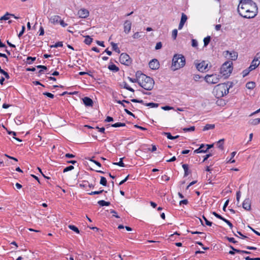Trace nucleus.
<instances>
[{
	"label": "nucleus",
	"instance_id": "1",
	"mask_svg": "<svg viewBox=\"0 0 260 260\" xmlns=\"http://www.w3.org/2000/svg\"><path fill=\"white\" fill-rule=\"evenodd\" d=\"M238 12L244 18H252L257 15L258 8L256 3L252 0H241L238 7Z\"/></svg>",
	"mask_w": 260,
	"mask_h": 260
},
{
	"label": "nucleus",
	"instance_id": "2",
	"mask_svg": "<svg viewBox=\"0 0 260 260\" xmlns=\"http://www.w3.org/2000/svg\"><path fill=\"white\" fill-rule=\"evenodd\" d=\"M232 86V83H221L216 85L213 89V93L217 99L223 97L229 93V89Z\"/></svg>",
	"mask_w": 260,
	"mask_h": 260
},
{
	"label": "nucleus",
	"instance_id": "3",
	"mask_svg": "<svg viewBox=\"0 0 260 260\" xmlns=\"http://www.w3.org/2000/svg\"><path fill=\"white\" fill-rule=\"evenodd\" d=\"M140 78L139 85L146 90H151L153 89L154 85V81L153 79L146 76L141 72L140 77L138 76Z\"/></svg>",
	"mask_w": 260,
	"mask_h": 260
},
{
	"label": "nucleus",
	"instance_id": "4",
	"mask_svg": "<svg viewBox=\"0 0 260 260\" xmlns=\"http://www.w3.org/2000/svg\"><path fill=\"white\" fill-rule=\"evenodd\" d=\"M185 58L182 54H175L172 59L171 69L176 71L183 68L185 64Z\"/></svg>",
	"mask_w": 260,
	"mask_h": 260
},
{
	"label": "nucleus",
	"instance_id": "5",
	"mask_svg": "<svg viewBox=\"0 0 260 260\" xmlns=\"http://www.w3.org/2000/svg\"><path fill=\"white\" fill-rule=\"evenodd\" d=\"M233 63L231 61L225 62L220 68V73L225 78H228L233 70Z\"/></svg>",
	"mask_w": 260,
	"mask_h": 260
},
{
	"label": "nucleus",
	"instance_id": "6",
	"mask_svg": "<svg viewBox=\"0 0 260 260\" xmlns=\"http://www.w3.org/2000/svg\"><path fill=\"white\" fill-rule=\"evenodd\" d=\"M220 76L217 74L207 75L205 79L209 84H216L219 81Z\"/></svg>",
	"mask_w": 260,
	"mask_h": 260
},
{
	"label": "nucleus",
	"instance_id": "7",
	"mask_svg": "<svg viewBox=\"0 0 260 260\" xmlns=\"http://www.w3.org/2000/svg\"><path fill=\"white\" fill-rule=\"evenodd\" d=\"M119 61L121 63L126 66H129L132 63V60L129 56L127 54L124 53H122L120 54L119 57Z\"/></svg>",
	"mask_w": 260,
	"mask_h": 260
},
{
	"label": "nucleus",
	"instance_id": "8",
	"mask_svg": "<svg viewBox=\"0 0 260 260\" xmlns=\"http://www.w3.org/2000/svg\"><path fill=\"white\" fill-rule=\"evenodd\" d=\"M131 101L133 103H138L146 106L150 107L151 108H156L158 106L159 104L157 103H145L142 100H138L136 99H133L131 100Z\"/></svg>",
	"mask_w": 260,
	"mask_h": 260
},
{
	"label": "nucleus",
	"instance_id": "9",
	"mask_svg": "<svg viewBox=\"0 0 260 260\" xmlns=\"http://www.w3.org/2000/svg\"><path fill=\"white\" fill-rule=\"evenodd\" d=\"M89 15V12L85 8L81 9L78 12V15L80 18H85L88 17Z\"/></svg>",
	"mask_w": 260,
	"mask_h": 260
},
{
	"label": "nucleus",
	"instance_id": "10",
	"mask_svg": "<svg viewBox=\"0 0 260 260\" xmlns=\"http://www.w3.org/2000/svg\"><path fill=\"white\" fill-rule=\"evenodd\" d=\"M207 67L208 63L205 61H203L200 63L196 64V68L200 72H203L207 69Z\"/></svg>",
	"mask_w": 260,
	"mask_h": 260
},
{
	"label": "nucleus",
	"instance_id": "11",
	"mask_svg": "<svg viewBox=\"0 0 260 260\" xmlns=\"http://www.w3.org/2000/svg\"><path fill=\"white\" fill-rule=\"evenodd\" d=\"M131 27L132 22L128 20H125L123 24L124 32L126 34H128L131 31Z\"/></svg>",
	"mask_w": 260,
	"mask_h": 260
},
{
	"label": "nucleus",
	"instance_id": "12",
	"mask_svg": "<svg viewBox=\"0 0 260 260\" xmlns=\"http://www.w3.org/2000/svg\"><path fill=\"white\" fill-rule=\"evenodd\" d=\"M149 66L152 70H156L159 68V63L156 59H153L149 62Z\"/></svg>",
	"mask_w": 260,
	"mask_h": 260
},
{
	"label": "nucleus",
	"instance_id": "13",
	"mask_svg": "<svg viewBox=\"0 0 260 260\" xmlns=\"http://www.w3.org/2000/svg\"><path fill=\"white\" fill-rule=\"evenodd\" d=\"M243 208L247 211L251 209V201L249 198H246L244 200L242 203Z\"/></svg>",
	"mask_w": 260,
	"mask_h": 260
},
{
	"label": "nucleus",
	"instance_id": "14",
	"mask_svg": "<svg viewBox=\"0 0 260 260\" xmlns=\"http://www.w3.org/2000/svg\"><path fill=\"white\" fill-rule=\"evenodd\" d=\"M141 71H138L136 73V78H132L129 77H128V79L129 81H131L132 83H138L139 84V82L140 81V78H139L138 76H141Z\"/></svg>",
	"mask_w": 260,
	"mask_h": 260
},
{
	"label": "nucleus",
	"instance_id": "15",
	"mask_svg": "<svg viewBox=\"0 0 260 260\" xmlns=\"http://www.w3.org/2000/svg\"><path fill=\"white\" fill-rule=\"evenodd\" d=\"M83 102L84 104L86 106L92 107L93 106V101L88 97H84L83 99Z\"/></svg>",
	"mask_w": 260,
	"mask_h": 260
},
{
	"label": "nucleus",
	"instance_id": "16",
	"mask_svg": "<svg viewBox=\"0 0 260 260\" xmlns=\"http://www.w3.org/2000/svg\"><path fill=\"white\" fill-rule=\"evenodd\" d=\"M229 54V58L232 60H235L237 59L238 57V53L236 51L229 52L228 51H226V55Z\"/></svg>",
	"mask_w": 260,
	"mask_h": 260
},
{
	"label": "nucleus",
	"instance_id": "17",
	"mask_svg": "<svg viewBox=\"0 0 260 260\" xmlns=\"http://www.w3.org/2000/svg\"><path fill=\"white\" fill-rule=\"evenodd\" d=\"M229 247L233 249V250H234L235 251H236L237 253H240V254H243V253H245V254H251V252L250 251H246V250H240V249H236L232 245H230L229 246Z\"/></svg>",
	"mask_w": 260,
	"mask_h": 260
},
{
	"label": "nucleus",
	"instance_id": "18",
	"mask_svg": "<svg viewBox=\"0 0 260 260\" xmlns=\"http://www.w3.org/2000/svg\"><path fill=\"white\" fill-rule=\"evenodd\" d=\"M205 146V145L202 144L200 147L194 151L195 153H205L207 152V150L203 149Z\"/></svg>",
	"mask_w": 260,
	"mask_h": 260
},
{
	"label": "nucleus",
	"instance_id": "19",
	"mask_svg": "<svg viewBox=\"0 0 260 260\" xmlns=\"http://www.w3.org/2000/svg\"><path fill=\"white\" fill-rule=\"evenodd\" d=\"M162 135L166 136L168 139L170 140H174L178 138H179V136L177 135L176 136H172L170 133L168 132H164Z\"/></svg>",
	"mask_w": 260,
	"mask_h": 260
},
{
	"label": "nucleus",
	"instance_id": "20",
	"mask_svg": "<svg viewBox=\"0 0 260 260\" xmlns=\"http://www.w3.org/2000/svg\"><path fill=\"white\" fill-rule=\"evenodd\" d=\"M182 168L184 171V177H187L191 173L190 171H189L188 165L187 164H183Z\"/></svg>",
	"mask_w": 260,
	"mask_h": 260
},
{
	"label": "nucleus",
	"instance_id": "21",
	"mask_svg": "<svg viewBox=\"0 0 260 260\" xmlns=\"http://www.w3.org/2000/svg\"><path fill=\"white\" fill-rule=\"evenodd\" d=\"M61 18L60 16H58V15H55V16H52L50 20L51 21V22L53 23H58L60 20Z\"/></svg>",
	"mask_w": 260,
	"mask_h": 260
},
{
	"label": "nucleus",
	"instance_id": "22",
	"mask_svg": "<svg viewBox=\"0 0 260 260\" xmlns=\"http://www.w3.org/2000/svg\"><path fill=\"white\" fill-rule=\"evenodd\" d=\"M246 87L249 89H253L255 87V83L253 81L248 82L246 83Z\"/></svg>",
	"mask_w": 260,
	"mask_h": 260
},
{
	"label": "nucleus",
	"instance_id": "23",
	"mask_svg": "<svg viewBox=\"0 0 260 260\" xmlns=\"http://www.w3.org/2000/svg\"><path fill=\"white\" fill-rule=\"evenodd\" d=\"M108 69L111 70V71H112L114 72H117L118 71H119V69L118 67H117L115 64H110L108 66Z\"/></svg>",
	"mask_w": 260,
	"mask_h": 260
},
{
	"label": "nucleus",
	"instance_id": "24",
	"mask_svg": "<svg viewBox=\"0 0 260 260\" xmlns=\"http://www.w3.org/2000/svg\"><path fill=\"white\" fill-rule=\"evenodd\" d=\"M259 65V63H257L256 61L253 60L251 62V65L248 68L251 71L254 70Z\"/></svg>",
	"mask_w": 260,
	"mask_h": 260
},
{
	"label": "nucleus",
	"instance_id": "25",
	"mask_svg": "<svg viewBox=\"0 0 260 260\" xmlns=\"http://www.w3.org/2000/svg\"><path fill=\"white\" fill-rule=\"evenodd\" d=\"M249 123L252 125H256L260 123V118H256L253 119H251L249 121Z\"/></svg>",
	"mask_w": 260,
	"mask_h": 260
},
{
	"label": "nucleus",
	"instance_id": "26",
	"mask_svg": "<svg viewBox=\"0 0 260 260\" xmlns=\"http://www.w3.org/2000/svg\"><path fill=\"white\" fill-rule=\"evenodd\" d=\"M111 45L112 46L113 50L115 51L116 52L118 53H120V51L119 48L118 47L117 44L112 42H111Z\"/></svg>",
	"mask_w": 260,
	"mask_h": 260
},
{
	"label": "nucleus",
	"instance_id": "27",
	"mask_svg": "<svg viewBox=\"0 0 260 260\" xmlns=\"http://www.w3.org/2000/svg\"><path fill=\"white\" fill-rule=\"evenodd\" d=\"M215 127V125L213 124H207L203 128L204 131L212 129Z\"/></svg>",
	"mask_w": 260,
	"mask_h": 260
},
{
	"label": "nucleus",
	"instance_id": "28",
	"mask_svg": "<svg viewBox=\"0 0 260 260\" xmlns=\"http://www.w3.org/2000/svg\"><path fill=\"white\" fill-rule=\"evenodd\" d=\"M98 204L101 206H108L110 205V202H106L104 200H100L98 202Z\"/></svg>",
	"mask_w": 260,
	"mask_h": 260
},
{
	"label": "nucleus",
	"instance_id": "29",
	"mask_svg": "<svg viewBox=\"0 0 260 260\" xmlns=\"http://www.w3.org/2000/svg\"><path fill=\"white\" fill-rule=\"evenodd\" d=\"M9 16H14V14H11L8 12H7L3 16L0 18V20H9L10 17Z\"/></svg>",
	"mask_w": 260,
	"mask_h": 260
},
{
	"label": "nucleus",
	"instance_id": "30",
	"mask_svg": "<svg viewBox=\"0 0 260 260\" xmlns=\"http://www.w3.org/2000/svg\"><path fill=\"white\" fill-rule=\"evenodd\" d=\"M92 38H91L89 36H87L85 37V39L84 41V42L87 45H90L92 43Z\"/></svg>",
	"mask_w": 260,
	"mask_h": 260
},
{
	"label": "nucleus",
	"instance_id": "31",
	"mask_svg": "<svg viewBox=\"0 0 260 260\" xmlns=\"http://www.w3.org/2000/svg\"><path fill=\"white\" fill-rule=\"evenodd\" d=\"M103 192H105V193L107 192V191H105L104 190L102 189V190H100L99 191H91V192L88 193V194L91 195V196L95 195V194H101L102 193H103Z\"/></svg>",
	"mask_w": 260,
	"mask_h": 260
},
{
	"label": "nucleus",
	"instance_id": "32",
	"mask_svg": "<svg viewBox=\"0 0 260 260\" xmlns=\"http://www.w3.org/2000/svg\"><path fill=\"white\" fill-rule=\"evenodd\" d=\"M123 88L132 92H134V89L131 88L126 82H123Z\"/></svg>",
	"mask_w": 260,
	"mask_h": 260
},
{
	"label": "nucleus",
	"instance_id": "33",
	"mask_svg": "<svg viewBox=\"0 0 260 260\" xmlns=\"http://www.w3.org/2000/svg\"><path fill=\"white\" fill-rule=\"evenodd\" d=\"M224 139H221L217 142V147L221 150H223V147Z\"/></svg>",
	"mask_w": 260,
	"mask_h": 260
},
{
	"label": "nucleus",
	"instance_id": "34",
	"mask_svg": "<svg viewBox=\"0 0 260 260\" xmlns=\"http://www.w3.org/2000/svg\"><path fill=\"white\" fill-rule=\"evenodd\" d=\"M88 184V181H87V180H83V181H82V182L81 183H80L79 184V186L81 188H85L87 186Z\"/></svg>",
	"mask_w": 260,
	"mask_h": 260
},
{
	"label": "nucleus",
	"instance_id": "35",
	"mask_svg": "<svg viewBox=\"0 0 260 260\" xmlns=\"http://www.w3.org/2000/svg\"><path fill=\"white\" fill-rule=\"evenodd\" d=\"M68 227L70 229L74 231L76 233L79 234L80 231H79V229H78V228H77L76 226H75L74 225H69Z\"/></svg>",
	"mask_w": 260,
	"mask_h": 260
},
{
	"label": "nucleus",
	"instance_id": "36",
	"mask_svg": "<svg viewBox=\"0 0 260 260\" xmlns=\"http://www.w3.org/2000/svg\"><path fill=\"white\" fill-rule=\"evenodd\" d=\"M210 41H211L210 36H207V37L205 38L204 39V46L205 47L207 46L210 43Z\"/></svg>",
	"mask_w": 260,
	"mask_h": 260
},
{
	"label": "nucleus",
	"instance_id": "37",
	"mask_svg": "<svg viewBox=\"0 0 260 260\" xmlns=\"http://www.w3.org/2000/svg\"><path fill=\"white\" fill-rule=\"evenodd\" d=\"M100 183L103 186H107V181L105 177L101 176Z\"/></svg>",
	"mask_w": 260,
	"mask_h": 260
},
{
	"label": "nucleus",
	"instance_id": "38",
	"mask_svg": "<svg viewBox=\"0 0 260 260\" xmlns=\"http://www.w3.org/2000/svg\"><path fill=\"white\" fill-rule=\"evenodd\" d=\"M36 58L35 57H31L28 56L26 58V62L28 64H31L32 62L36 60Z\"/></svg>",
	"mask_w": 260,
	"mask_h": 260
},
{
	"label": "nucleus",
	"instance_id": "39",
	"mask_svg": "<svg viewBox=\"0 0 260 260\" xmlns=\"http://www.w3.org/2000/svg\"><path fill=\"white\" fill-rule=\"evenodd\" d=\"M187 20V15L186 14H185L184 13H182L181 14V18L180 22L185 24V23L186 22Z\"/></svg>",
	"mask_w": 260,
	"mask_h": 260
},
{
	"label": "nucleus",
	"instance_id": "40",
	"mask_svg": "<svg viewBox=\"0 0 260 260\" xmlns=\"http://www.w3.org/2000/svg\"><path fill=\"white\" fill-rule=\"evenodd\" d=\"M125 126V123H121V122H117L114 124H111V126L114 127H118L120 126Z\"/></svg>",
	"mask_w": 260,
	"mask_h": 260
},
{
	"label": "nucleus",
	"instance_id": "41",
	"mask_svg": "<svg viewBox=\"0 0 260 260\" xmlns=\"http://www.w3.org/2000/svg\"><path fill=\"white\" fill-rule=\"evenodd\" d=\"M123 158H120V161L118 162H113V165L119 166L120 167H124L125 166L123 162Z\"/></svg>",
	"mask_w": 260,
	"mask_h": 260
},
{
	"label": "nucleus",
	"instance_id": "42",
	"mask_svg": "<svg viewBox=\"0 0 260 260\" xmlns=\"http://www.w3.org/2000/svg\"><path fill=\"white\" fill-rule=\"evenodd\" d=\"M63 43L62 42H57L54 45H51L50 46L51 48H57L58 47H62Z\"/></svg>",
	"mask_w": 260,
	"mask_h": 260
},
{
	"label": "nucleus",
	"instance_id": "43",
	"mask_svg": "<svg viewBox=\"0 0 260 260\" xmlns=\"http://www.w3.org/2000/svg\"><path fill=\"white\" fill-rule=\"evenodd\" d=\"M194 129H195V127L194 126H190V127H188V128H183V131L184 132L194 131Z\"/></svg>",
	"mask_w": 260,
	"mask_h": 260
},
{
	"label": "nucleus",
	"instance_id": "44",
	"mask_svg": "<svg viewBox=\"0 0 260 260\" xmlns=\"http://www.w3.org/2000/svg\"><path fill=\"white\" fill-rule=\"evenodd\" d=\"M250 71H251V70H249L248 68L243 70L242 72L243 77H245V76L248 75Z\"/></svg>",
	"mask_w": 260,
	"mask_h": 260
},
{
	"label": "nucleus",
	"instance_id": "45",
	"mask_svg": "<svg viewBox=\"0 0 260 260\" xmlns=\"http://www.w3.org/2000/svg\"><path fill=\"white\" fill-rule=\"evenodd\" d=\"M253 60H254V61L256 62L258 61L259 62L258 63H260V52H258L257 53H256V55L255 56Z\"/></svg>",
	"mask_w": 260,
	"mask_h": 260
},
{
	"label": "nucleus",
	"instance_id": "46",
	"mask_svg": "<svg viewBox=\"0 0 260 260\" xmlns=\"http://www.w3.org/2000/svg\"><path fill=\"white\" fill-rule=\"evenodd\" d=\"M0 73L4 75L6 79H9L10 78L9 74L4 70L2 69V70L0 72Z\"/></svg>",
	"mask_w": 260,
	"mask_h": 260
},
{
	"label": "nucleus",
	"instance_id": "47",
	"mask_svg": "<svg viewBox=\"0 0 260 260\" xmlns=\"http://www.w3.org/2000/svg\"><path fill=\"white\" fill-rule=\"evenodd\" d=\"M74 168V166H69L63 169V172L65 173V172H68L69 171H71V170H73Z\"/></svg>",
	"mask_w": 260,
	"mask_h": 260
},
{
	"label": "nucleus",
	"instance_id": "48",
	"mask_svg": "<svg viewBox=\"0 0 260 260\" xmlns=\"http://www.w3.org/2000/svg\"><path fill=\"white\" fill-rule=\"evenodd\" d=\"M213 215H214L216 218L219 219H221L222 220V221H223V220L225 219L224 217H223L222 216H221L220 215L218 214V213H217L216 212H213L212 213Z\"/></svg>",
	"mask_w": 260,
	"mask_h": 260
},
{
	"label": "nucleus",
	"instance_id": "49",
	"mask_svg": "<svg viewBox=\"0 0 260 260\" xmlns=\"http://www.w3.org/2000/svg\"><path fill=\"white\" fill-rule=\"evenodd\" d=\"M178 31L176 29L173 30L172 31V38L173 39L175 40L176 39L177 36Z\"/></svg>",
	"mask_w": 260,
	"mask_h": 260
},
{
	"label": "nucleus",
	"instance_id": "50",
	"mask_svg": "<svg viewBox=\"0 0 260 260\" xmlns=\"http://www.w3.org/2000/svg\"><path fill=\"white\" fill-rule=\"evenodd\" d=\"M225 238L230 242L233 243H236L237 241L234 238L226 237Z\"/></svg>",
	"mask_w": 260,
	"mask_h": 260
},
{
	"label": "nucleus",
	"instance_id": "51",
	"mask_svg": "<svg viewBox=\"0 0 260 260\" xmlns=\"http://www.w3.org/2000/svg\"><path fill=\"white\" fill-rule=\"evenodd\" d=\"M110 213L111 214H112L113 216L115 217L116 218H120V217L117 215V212H116V211L111 209V210H110Z\"/></svg>",
	"mask_w": 260,
	"mask_h": 260
},
{
	"label": "nucleus",
	"instance_id": "52",
	"mask_svg": "<svg viewBox=\"0 0 260 260\" xmlns=\"http://www.w3.org/2000/svg\"><path fill=\"white\" fill-rule=\"evenodd\" d=\"M43 94L51 99H53L54 97V95L50 92H44Z\"/></svg>",
	"mask_w": 260,
	"mask_h": 260
},
{
	"label": "nucleus",
	"instance_id": "53",
	"mask_svg": "<svg viewBox=\"0 0 260 260\" xmlns=\"http://www.w3.org/2000/svg\"><path fill=\"white\" fill-rule=\"evenodd\" d=\"M203 218H204L206 225L210 226H211L212 225V222L208 220L204 216H203Z\"/></svg>",
	"mask_w": 260,
	"mask_h": 260
},
{
	"label": "nucleus",
	"instance_id": "54",
	"mask_svg": "<svg viewBox=\"0 0 260 260\" xmlns=\"http://www.w3.org/2000/svg\"><path fill=\"white\" fill-rule=\"evenodd\" d=\"M191 45L193 47H197L198 45V43L197 41L195 39H192L191 40Z\"/></svg>",
	"mask_w": 260,
	"mask_h": 260
},
{
	"label": "nucleus",
	"instance_id": "55",
	"mask_svg": "<svg viewBox=\"0 0 260 260\" xmlns=\"http://www.w3.org/2000/svg\"><path fill=\"white\" fill-rule=\"evenodd\" d=\"M223 221L225 222L230 226V229H232L233 228V225L229 220L225 218L223 220Z\"/></svg>",
	"mask_w": 260,
	"mask_h": 260
},
{
	"label": "nucleus",
	"instance_id": "56",
	"mask_svg": "<svg viewBox=\"0 0 260 260\" xmlns=\"http://www.w3.org/2000/svg\"><path fill=\"white\" fill-rule=\"evenodd\" d=\"M25 26H24V25L22 26V30L19 32V34L18 35V36L19 38L21 37L23 35V34L25 31Z\"/></svg>",
	"mask_w": 260,
	"mask_h": 260
},
{
	"label": "nucleus",
	"instance_id": "57",
	"mask_svg": "<svg viewBox=\"0 0 260 260\" xmlns=\"http://www.w3.org/2000/svg\"><path fill=\"white\" fill-rule=\"evenodd\" d=\"M237 233H238V234H239V235L241 237V238L242 239H247V240H249V239H249V238H248V237H247V236H245V235H243V234L241 233V232H240L238 231V232H237Z\"/></svg>",
	"mask_w": 260,
	"mask_h": 260
},
{
	"label": "nucleus",
	"instance_id": "58",
	"mask_svg": "<svg viewBox=\"0 0 260 260\" xmlns=\"http://www.w3.org/2000/svg\"><path fill=\"white\" fill-rule=\"evenodd\" d=\"M240 197H241V192H240V191H238L237 192V193H236V200H237L238 203H239Z\"/></svg>",
	"mask_w": 260,
	"mask_h": 260
},
{
	"label": "nucleus",
	"instance_id": "59",
	"mask_svg": "<svg viewBox=\"0 0 260 260\" xmlns=\"http://www.w3.org/2000/svg\"><path fill=\"white\" fill-rule=\"evenodd\" d=\"M89 160L90 161H92L93 162V163H94L95 165H96L97 166H98L99 167H101V164L100 162H99V161L95 160H94L92 158H90V159H89Z\"/></svg>",
	"mask_w": 260,
	"mask_h": 260
},
{
	"label": "nucleus",
	"instance_id": "60",
	"mask_svg": "<svg viewBox=\"0 0 260 260\" xmlns=\"http://www.w3.org/2000/svg\"><path fill=\"white\" fill-rule=\"evenodd\" d=\"M3 127H4V128H5L7 130L8 134L12 135L13 136V137H14V136H15L16 135V132H13V131H8L7 129V128L6 127H5L4 126H3Z\"/></svg>",
	"mask_w": 260,
	"mask_h": 260
},
{
	"label": "nucleus",
	"instance_id": "61",
	"mask_svg": "<svg viewBox=\"0 0 260 260\" xmlns=\"http://www.w3.org/2000/svg\"><path fill=\"white\" fill-rule=\"evenodd\" d=\"M161 47H162V44L160 42H158L156 43L155 48L156 50H158V49H160Z\"/></svg>",
	"mask_w": 260,
	"mask_h": 260
},
{
	"label": "nucleus",
	"instance_id": "62",
	"mask_svg": "<svg viewBox=\"0 0 260 260\" xmlns=\"http://www.w3.org/2000/svg\"><path fill=\"white\" fill-rule=\"evenodd\" d=\"M201 77L199 75H194L193 77V79L196 81H198Z\"/></svg>",
	"mask_w": 260,
	"mask_h": 260
},
{
	"label": "nucleus",
	"instance_id": "63",
	"mask_svg": "<svg viewBox=\"0 0 260 260\" xmlns=\"http://www.w3.org/2000/svg\"><path fill=\"white\" fill-rule=\"evenodd\" d=\"M244 258L245 260H260V257L251 258L249 256H246Z\"/></svg>",
	"mask_w": 260,
	"mask_h": 260
},
{
	"label": "nucleus",
	"instance_id": "64",
	"mask_svg": "<svg viewBox=\"0 0 260 260\" xmlns=\"http://www.w3.org/2000/svg\"><path fill=\"white\" fill-rule=\"evenodd\" d=\"M113 121V118L112 117L110 116H107L105 120V121L106 122H111Z\"/></svg>",
	"mask_w": 260,
	"mask_h": 260
}]
</instances>
